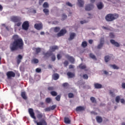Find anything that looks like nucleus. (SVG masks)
Listing matches in <instances>:
<instances>
[{
    "instance_id": "1",
    "label": "nucleus",
    "mask_w": 125,
    "mask_h": 125,
    "mask_svg": "<svg viewBox=\"0 0 125 125\" xmlns=\"http://www.w3.org/2000/svg\"><path fill=\"white\" fill-rule=\"evenodd\" d=\"M13 41L10 44V49L11 51H16L20 49H24V41L18 35H14L12 37Z\"/></svg>"
},
{
    "instance_id": "2",
    "label": "nucleus",
    "mask_w": 125,
    "mask_h": 125,
    "mask_svg": "<svg viewBox=\"0 0 125 125\" xmlns=\"http://www.w3.org/2000/svg\"><path fill=\"white\" fill-rule=\"evenodd\" d=\"M37 118L38 120H41V122H37V125H47V123L45 121V114L41 112L39 110L36 111Z\"/></svg>"
},
{
    "instance_id": "3",
    "label": "nucleus",
    "mask_w": 125,
    "mask_h": 125,
    "mask_svg": "<svg viewBox=\"0 0 125 125\" xmlns=\"http://www.w3.org/2000/svg\"><path fill=\"white\" fill-rule=\"evenodd\" d=\"M118 18H119V14H108L105 17V19L107 22H112Z\"/></svg>"
},
{
    "instance_id": "4",
    "label": "nucleus",
    "mask_w": 125,
    "mask_h": 125,
    "mask_svg": "<svg viewBox=\"0 0 125 125\" xmlns=\"http://www.w3.org/2000/svg\"><path fill=\"white\" fill-rule=\"evenodd\" d=\"M10 19L14 23H17L15 24V26L17 27H20L22 22H21V18L18 16H13L11 17Z\"/></svg>"
},
{
    "instance_id": "5",
    "label": "nucleus",
    "mask_w": 125,
    "mask_h": 125,
    "mask_svg": "<svg viewBox=\"0 0 125 125\" xmlns=\"http://www.w3.org/2000/svg\"><path fill=\"white\" fill-rule=\"evenodd\" d=\"M29 27H30V24L29 23V21H25L23 22L22 25V28L23 30H25V31L28 30V29H29Z\"/></svg>"
},
{
    "instance_id": "6",
    "label": "nucleus",
    "mask_w": 125,
    "mask_h": 125,
    "mask_svg": "<svg viewBox=\"0 0 125 125\" xmlns=\"http://www.w3.org/2000/svg\"><path fill=\"white\" fill-rule=\"evenodd\" d=\"M28 112L31 118L34 119V120H36L37 119L35 116V112H34V109H33V108H29Z\"/></svg>"
},
{
    "instance_id": "7",
    "label": "nucleus",
    "mask_w": 125,
    "mask_h": 125,
    "mask_svg": "<svg viewBox=\"0 0 125 125\" xmlns=\"http://www.w3.org/2000/svg\"><path fill=\"white\" fill-rule=\"evenodd\" d=\"M6 76L8 79H11V78L15 77V73L13 72V71H8L6 73Z\"/></svg>"
},
{
    "instance_id": "8",
    "label": "nucleus",
    "mask_w": 125,
    "mask_h": 125,
    "mask_svg": "<svg viewBox=\"0 0 125 125\" xmlns=\"http://www.w3.org/2000/svg\"><path fill=\"white\" fill-rule=\"evenodd\" d=\"M104 42H105V41H104V38H101L100 43L97 46V48L98 49H100L101 48H102V47H103V45L104 44Z\"/></svg>"
},
{
    "instance_id": "9",
    "label": "nucleus",
    "mask_w": 125,
    "mask_h": 125,
    "mask_svg": "<svg viewBox=\"0 0 125 125\" xmlns=\"http://www.w3.org/2000/svg\"><path fill=\"white\" fill-rule=\"evenodd\" d=\"M34 27L35 29H36V30L40 31V30L42 29V22L39 23H36L34 25Z\"/></svg>"
},
{
    "instance_id": "10",
    "label": "nucleus",
    "mask_w": 125,
    "mask_h": 125,
    "mask_svg": "<svg viewBox=\"0 0 125 125\" xmlns=\"http://www.w3.org/2000/svg\"><path fill=\"white\" fill-rule=\"evenodd\" d=\"M66 33H67V30H66V29H62L60 32L57 34L58 38H59V37H62V36H64Z\"/></svg>"
},
{
    "instance_id": "11",
    "label": "nucleus",
    "mask_w": 125,
    "mask_h": 125,
    "mask_svg": "<svg viewBox=\"0 0 125 125\" xmlns=\"http://www.w3.org/2000/svg\"><path fill=\"white\" fill-rule=\"evenodd\" d=\"M65 58L68 59L72 64L75 63V59L73 57L70 56L69 55H66Z\"/></svg>"
},
{
    "instance_id": "12",
    "label": "nucleus",
    "mask_w": 125,
    "mask_h": 125,
    "mask_svg": "<svg viewBox=\"0 0 125 125\" xmlns=\"http://www.w3.org/2000/svg\"><path fill=\"white\" fill-rule=\"evenodd\" d=\"M93 7H94L93 4H89L85 6V10L89 11L91 10L93 8Z\"/></svg>"
},
{
    "instance_id": "13",
    "label": "nucleus",
    "mask_w": 125,
    "mask_h": 125,
    "mask_svg": "<svg viewBox=\"0 0 125 125\" xmlns=\"http://www.w3.org/2000/svg\"><path fill=\"white\" fill-rule=\"evenodd\" d=\"M110 42L113 45H115L116 47H120V44L118 42L115 41L114 40H110Z\"/></svg>"
},
{
    "instance_id": "14",
    "label": "nucleus",
    "mask_w": 125,
    "mask_h": 125,
    "mask_svg": "<svg viewBox=\"0 0 125 125\" xmlns=\"http://www.w3.org/2000/svg\"><path fill=\"white\" fill-rule=\"evenodd\" d=\"M81 111H84V107L80 106L76 107V112H81Z\"/></svg>"
},
{
    "instance_id": "15",
    "label": "nucleus",
    "mask_w": 125,
    "mask_h": 125,
    "mask_svg": "<svg viewBox=\"0 0 125 125\" xmlns=\"http://www.w3.org/2000/svg\"><path fill=\"white\" fill-rule=\"evenodd\" d=\"M96 120L99 124H101L102 122H103V119H102V117L99 116H97L96 117Z\"/></svg>"
},
{
    "instance_id": "16",
    "label": "nucleus",
    "mask_w": 125,
    "mask_h": 125,
    "mask_svg": "<svg viewBox=\"0 0 125 125\" xmlns=\"http://www.w3.org/2000/svg\"><path fill=\"white\" fill-rule=\"evenodd\" d=\"M23 59V56L21 55H19L18 56V59L17 60L18 65H19L21 63V60Z\"/></svg>"
},
{
    "instance_id": "17",
    "label": "nucleus",
    "mask_w": 125,
    "mask_h": 125,
    "mask_svg": "<svg viewBox=\"0 0 125 125\" xmlns=\"http://www.w3.org/2000/svg\"><path fill=\"white\" fill-rule=\"evenodd\" d=\"M59 47H58V46H52L50 47V50H51V51L52 52L55 51V50H56V49H59Z\"/></svg>"
},
{
    "instance_id": "18",
    "label": "nucleus",
    "mask_w": 125,
    "mask_h": 125,
    "mask_svg": "<svg viewBox=\"0 0 125 125\" xmlns=\"http://www.w3.org/2000/svg\"><path fill=\"white\" fill-rule=\"evenodd\" d=\"M94 87L97 89H99L100 88H102V85L101 84H99L98 83H95L94 84Z\"/></svg>"
},
{
    "instance_id": "19",
    "label": "nucleus",
    "mask_w": 125,
    "mask_h": 125,
    "mask_svg": "<svg viewBox=\"0 0 125 125\" xmlns=\"http://www.w3.org/2000/svg\"><path fill=\"white\" fill-rule=\"evenodd\" d=\"M76 37V33H72L70 34V37L68 38L69 41H72V40H74L75 37Z\"/></svg>"
},
{
    "instance_id": "20",
    "label": "nucleus",
    "mask_w": 125,
    "mask_h": 125,
    "mask_svg": "<svg viewBox=\"0 0 125 125\" xmlns=\"http://www.w3.org/2000/svg\"><path fill=\"white\" fill-rule=\"evenodd\" d=\"M52 77L54 81H57V80L59 79V74H58V73H55L53 75Z\"/></svg>"
},
{
    "instance_id": "21",
    "label": "nucleus",
    "mask_w": 125,
    "mask_h": 125,
    "mask_svg": "<svg viewBox=\"0 0 125 125\" xmlns=\"http://www.w3.org/2000/svg\"><path fill=\"white\" fill-rule=\"evenodd\" d=\"M78 1L80 7H83V4H84V1L83 0H78Z\"/></svg>"
},
{
    "instance_id": "22",
    "label": "nucleus",
    "mask_w": 125,
    "mask_h": 125,
    "mask_svg": "<svg viewBox=\"0 0 125 125\" xmlns=\"http://www.w3.org/2000/svg\"><path fill=\"white\" fill-rule=\"evenodd\" d=\"M53 53L52 52H47L44 54L45 57H49V56H52Z\"/></svg>"
},
{
    "instance_id": "23",
    "label": "nucleus",
    "mask_w": 125,
    "mask_h": 125,
    "mask_svg": "<svg viewBox=\"0 0 125 125\" xmlns=\"http://www.w3.org/2000/svg\"><path fill=\"white\" fill-rule=\"evenodd\" d=\"M21 96L22 97V98H23V99H24V100H27V96H26V92H22L21 93Z\"/></svg>"
},
{
    "instance_id": "24",
    "label": "nucleus",
    "mask_w": 125,
    "mask_h": 125,
    "mask_svg": "<svg viewBox=\"0 0 125 125\" xmlns=\"http://www.w3.org/2000/svg\"><path fill=\"white\" fill-rule=\"evenodd\" d=\"M97 6L98 9H102L104 6L103 5V4L102 3V2H101L97 4Z\"/></svg>"
},
{
    "instance_id": "25",
    "label": "nucleus",
    "mask_w": 125,
    "mask_h": 125,
    "mask_svg": "<svg viewBox=\"0 0 125 125\" xmlns=\"http://www.w3.org/2000/svg\"><path fill=\"white\" fill-rule=\"evenodd\" d=\"M67 76L69 77V78H74L75 77V74L68 72L67 73Z\"/></svg>"
},
{
    "instance_id": "26",
    "label": "nucleus",
    "mask_w": 125,
    "mask_h": 125,
    "mask_svg": "<svg viewBox=\"0 0 125 125\" xmlns=\"http://www.w3.org/2000/svg\"><path fill=\"white\" fill-rule=\"evenodd\" d=\"M43 11L44 13H45V15H49V10H48V9H46V8L43 9Z\"/></svg>"
},
{
    "instance_id": "27",
    "label": "nucleus",
    "mask_w": 125,
    "mask_h": 125,
    "mask_svg": "<svg viewBox=\"0 0 125 125\" xmlns=\"http://www.w3.org/2000/svg\"><path fill=\"white\" fill-rule=\"evenodd\" d=\"M64 123L65 124H70L71 123V121L68 117H65L64 118Z\"/></svg>"
},
{
    "instance_id": "28",
    "label": "nucleus",
    "mask_w": 125,
    "mask_h": 125,
    "mask_svg": "<svg viewBox=\"0 0 125 125\" xmlns=\"http://www.w3.org/2000/svg\"><path fill=\"white\" fill-rule=\"evenodd\" d=\"M104 61L105 62H106V63L107 62H109V61H110V56H106L104 57Z\"/></svg>"
},
{
    "instance_id": "29",
    "label": "nucleus",
    "mask_w": 125,
    "mask_h": 125,
    "mask_svg": "<svg viewBox=\"0 0 125 125\" xmlns=\"http://www.w3.org/2000/svg\"><path fill=\"white\" fill-rule=\"evenodd\" d=\"M82 47H86V46H87V42H86V41L82 42Z\"/></svg>"
},
{
    "instance_id": "30",
    "label": "nucleus",
    "mask_w": 125,
    "mask_h": 125,
    "mask_svg": "<svg viewBox=\"0 0 125 125\" xmlns=\"http://www.w3.org/2000/svg\"><path fill=\"white\" fill-rule=\"evenodd\" d=\"M32 63H34V64H38L39 63V60L37 59H33L31 61Z\"/></svg>"
},
{
    "instance_id": "31",
    "label": "nucleus",
    "mask_w": 125,
    "mask_h": 125,
    "mask_svg": "<svg viewBox=\"0 0 125 125\" xmlns=\"http://www.w3.org/2000/svg\"><path fill=\"white\" fill-rule=\"evenodd\" d=\"M90 100L92 103H96V99L93 97H91L90 99Z\"/></svg>"
},
{
    "instance_id": "32",
    "label": "nucleus",
    "mask_w": 125,
    "mask_h": 125,
    "mask_svg": "<svg viewBox=\"0 0 125 125\" xmlns=\"http://www.w3.org/2000/svg\"><path fill=\"white\" fill-rule=\"evenodd\" d=\"M34 49L35 50L36 54H39V53H40L42 50L40 48H35Z\"/></svg>"
},
{
    "instance_id": "33",
    "label": "nucleus",
    "mask_w": 125,
    "mask_h": 125,
    "mask_svg": "<svg viewBox=\"0 0 125 125\" xmlns=\"http://www.w3.org/2000/svg\"><path fill=\"white\" fill-rule=\"evenodd\" d=\"M54 31L55 33H58L60 31V28L59 27H56L54 28Z\"/></svg>"
},
{
    "instance_id": "34",
    "label": "nucleus",
    "mask_w": 125,
    "mask_h": 125,
    "mask_svg": "<svg viewBox=\"0 0 125 125\" xmlns=\"http://www.w3.org/2000/svg\"><path fill=\"white\" fill-rule=\"evenodd\" d=\"M110 67H112L113 69L118 70L119 69V67H118L116 64H110Z\"/></svg>"
},
{
    "instance_id": "35",
    "label": "nucleus",
    "mask_w": 125,
    "mask_h": 125,
    "mask_svg": "<svg viewBox=\"0 0 125 125\" xmlns=\"http://www.w3.org/2000/svg\"><path fill=\"white\" fill-rule=\"evenodd\" d=\"M43 7H44V8H48V7H49V5H48V3L45 2L43 4Z\"/></svg>"
},
{
    "instance_id": "36",
    "label": "nucleus",
    "mask_w": 125,
    "mask_h": 125,
    "mask_svg": "<svg viewBox=\"0 0 125 125\" xmlns=\"http://www.w3.org/2000/svg\"><path fill=\"white\" fill-rule=\"evenodd\" d=\"M79 68L80 69H82V70H83V69H85V68H86V66H85V65L81 64L79 65Z\"/></svg>"
},
{
    "instance_id": "37",
    "label": "nucleus",
    "mask_w": 125,
    "mask_h": 125,
    "mask_svg": "<svg viewBox=\"0 0 125 125\" xmlns=\"http://www.w3.org/2000/svg\"><path fill=\"white\" fill-rule=\"evenodd\" d=\"M120 100L121 101V97L119 96H117L115 98L116 103H119Z\"/></svg>"
},
{
    "instance_id": "38",
    "label": "nucleus",
    "mask_w": 125,
    "mask_h": 125,
    "mask_svg": "<svg viewBox=\"0 0 125 125\" xmlns=\"http://www.w3.org/2000/svg\"><path fill=\"white\" fill-rule=\"evenodd\" d=\"M89 57L92 58V59H94V60H96V57H95V55H93L92 53H90L89 54Z\"/></svg>"
},
{
    "instance_id": "39",
    "label": "nucleus",
    "mask_w": 125,
    "mask_h": 125,
    "mask_svg": "<svg viewBox=\"0 0 125 125\" xmlns=\"http://www.w3.org/2000/svg\"><path fill=\"white\" fill-rule=\"evenodd\" d=\"M51 95L52 96H57V92L54 91H52L50 92Z\"/></svg>"
},
{
    "instance_id": "40",
    "label": "nucleus",
    "mask_w": 125,
    "mask_h": 125,
    "mask_svg": "<svg viewBox=\"0 0 125 125\" xmlns=\"http://www.w3.org/2000/svg\"><path fill=\"white\" fill-rule=\"evenodd\" d=\"M45 102H46V103L49 104V103H50V102H51V99L50 98H47L45 99Z\"/></svg>"
},
{
    "instance_id": "41",
    "label": "nucleus",
    "mask_w": 125,
    "mask_h": 125,
    "mask_svg": "<svg viewBox=\"0 0 125 125\" xmlns=\"http://www.w3.org/2000/svg\"><path fill=\"white\" fill-rule=\"evenodd\" d=\"M55 99L57 101H60V99H61V95H58L55 98Z\"/></svg>"
},
{
    "instance_id": "42",
    "label": "nucleus",
    "mask_w": 125,
    "mask_h": 125,
    "mask_svg": "<svg viewBox=\"0 0 125 125\" xmlns=\"http://www.w3.org/2000/svg\"><path fill=\"white\" fill-rule=\"evenodd\" d=\"M63 64L64 65V67H67V66L69 65V62H68V61H65L63 62Z\"/></svg>"
},
{
    "instance_id": "43",
    "label": "nucleus",
    "mask_w": 125,
    "mask_h": 125,
    "mask_svg": "<svg viewBox=\"0 0 125 125\" xmlns=\"http://www.w3.org/2000/svg\"><path fill=\"white\" fill-rule=\"evenodd\" d=\"M69 98H73L74 97V94L70 93L68 94Z\"/></svg>"
},
{
    "instance_id": "44",
    "label": "nucleus",
    "mask_w": 125,
    "mask_h": 125,
    "mask_svg": "<svg viewBox=\"0 0 125 125\" xmlns=\"http://www.w3.org/2000/svg\"><path fill=\"white\" fill-rule=\"evenodd\" d=\"M51 60L53 61H55V60H56V57H55V55L54 54L52 56Z\"/></svg>"
},
{
    "instance_id": "45",
    "label": "nucleus",
    "mask_w": 125,
    "mask_h": 125,
    "mask_svg": "<svg viewBox=\"0 0 125 125\" xmlns=\"http://www.w3.org/2000/svg\"><path fill=\"white\" fill-rule=\"evenodd\" d=\"M62 20H65V19H67V15L65 14H62Z\"/></svg>"
},
{
    "instance_id": "46",
    "label": "nucleus",
    "mask_w": 125,
    "mask_h": 125,
    "mask_svg": "<svg viewBox=\"0 0 125 125\" xmlns=\"http://www.w3.org/2000/svg\"><path fill=\"white\" fill-rule=\"evenodd\" d=\"M45 112H49L50 111H51V109L50 107H47L44 109Z\"/></svg>"
},
{
    "instance_id": "47",
    "label": "nucleus",
    "mask_w": 125,
    "mask_h": 125,
    "mask_svg": "<svg viewBox=\"0 0 125 125\" xmlns=\"http://www.w3.org/2000/svg\"><path fill=\"white\" fill-rule=\"evenodd\" d=\"M109 93L112 97H115V93H114V92H113L111 90L109 91Z\"/></svg>"
},
{
    "instance_id": "48",
    "label": "nucleus",
    "mask_w": 125,
    "mask_h": 125,
    "mask_svg": "<svg viewBox=\"0 0 125 125\" xmlns=\"http://www.w3.org/2000/svg\"><path fill=\"white\" fill-rule=\"evenodd\" d=\"M83 78L84 80H87L88 79V76H87L86 74L83 75Z\"/></svg>"
},
{
    "instance_id": "49",
    "label": "nucleus",
    "mask_w": 125,
    "mask_h": 125,
    "mask_svg": "<svg viewBox=\"0 0 125 125\" xmlns=\"http://www.w3.org/2000/svg\"><path fill=\"white\" fill-rule=\"evenodd\" d=\"M88 21H86L85 20L84 21H80L81 24H85V23H87Z\"/></svg>"
},
{
    "instance_id": "50",
    "label": "nucleus",
    "mask_w": 125,
    "mask_h": 125,
    "mask_svg": "<svg viewBox=\"0 0 125 125\" xmlns=\"http://www.w3.org/2000/svg\"><path fill=\"white\" fill-rule=\"evenodd\" d=\"M36 71L37 73H41V72H42V69L41 68H36Z\"/></svg>"
},
{
    "instance_id": "51",
    "label": "nucleus",
    "mask_w": 125,
    "mask_h": 125,
    "mask_svg": "<svg viewBox=\"0 0 125 125\" xmlns=\"http://www.w3.org/2000/svg\"><path fill=\"white\" fill-rule=\"evenodd\" d=\"M66 5H68V6H70V7H72V6H73V5L71 3H70L69 2H66Z\"/></svg>"
},
{
    "instance_id": "52",
    "label": "nucleus",
    "mask_w": 125,
    "mask_h": 125,
    "mask_svg": "<svg viewBox=\"0 0 125 125\" xmlns=\"http://www.w3.org/2000/svg\"><path fill=\"white\" fill-rule=\"evenodd\" d=\"M50 108H51V110H54V109L56 108V105H53L50 107Z\"/></svg>"
},
{
    "instance_id": "53",
    "label": "nucleus",
    "mask_w": 125,
    "mask_h": 125,
    "mask_svg": "<svg viewBox=\"0 0 125 125\" xmlns=\"http://www.w3.org/2000/svg\"><path fill=\"white\" fill-rule=\"evenodd\" d=\"M48 90H50V91L54 90V87H48Z\"/></svg>"
},
{
    "instance_id": "54",
    "label": "nucleus",
    "mask_w": 125,
    "mask_h": 125,
    "mask_svg": "<svg viewBox=\"0 0 125 125\" xmlns=\"http://www.w3.org/2000/svg\"><path fill=\"white\" fill-rule=\"evenodd\" d=\"M109 37L111 39H114V38H115V36L114 35V34L113 33H110Z\"/></svg>"
},
{
    "instance_id": "55",
    "label": "nucleus",
    "mask_w": 125,
    "mask_h": 125,
    "mask_svg": "<svg viewBox=\"0 0 125 125\" xmlns=\"http://www.w3.org/2000/svg\"><path fill=\"white\" fill-rule=\"evenodd\" d=\"M62 86L63 87H66V86H68V83H64L62 84Z\"/></svg>"
},
{
    "instance_id": "56",
    "label": "nucleus",
    "mask_w": 125,
    "mask_h": 125,
    "mask_svg": "<svg viewBox=\"0 0 125 125\" xmlns=\"http://www.w3.org/2000/svg\"><path fill=\"white\" fill-rule=\"evenodd\" d=\"M120 102H121V103H122V104H125V99H121L120 100Z\"/></svg>"
},
{
    "instance_id": "57",
    "label": "nucleus",
    "mask_w": 125,
    "mask_h": 125,
    "mask_svg": "<svg viewBox=\"0 0 125 125\" xmlns=\"http://www.w3.org/2000/svg\"><path fill=\"white\" fill-rule=\"evenodd\" d=\"M61 57L62 56L60 54H59L57 55V58L58 60H60V59H61Z\"/></svg>"
},
{
    "instance_id": "58",
    "label": "nucleus",
    "mask_w": 125,
    "mask_h": 125,
    "mask_svg": "<svg viewBox=\"0 0 125 125\" xmlns=\"http://www.w3.org/2000/svg\"><path fill=\"white\" fill-rule=\"evenodd\" d=\"M43 1H44V0H39L40 5H42V3Z\"/></svg>"
},
{
    "instance_id": "59",
    "label": "nucleus",
    "mask_w": 125,
    "mask_h": 125,
    "mask_svg": "<svg viewBox=\"0 0 125 125\" xmlns=\"http://www.w3.org/2000/svg\"><path fill=\"white\" fill-rule=\"evenodd\" d=\"M122 88L125 89V83H123L122 84Z\"/></svg>"
},
{
    "instance_id": "60",
    "label": "nucleus",
    "mask_w": 125,
    "mask_h": 125,
    "mask_svg": "<svg viewBox=\"0 0 125 125\" xmlns=\"http://www.w3.org/2000/svg\"><path fill=\"white\" fill-rule=\"evenodd\" d=\"M69 69H74V65L72 64L69 65Z\"/></svg>"
},
{
    "instance_id": "61",
    "label": "nucleus",
    "mask_w": 125,
    "mask_h": 125,
    "mask_svg": "<svg viewBox=\"0 0 125 125\" xmlns=\"http://www.w3.org/2000/svg\"><path fill=\"white\" fill-rule=\"evenodd\" d=\"M89 43H90V44H92V42H93V40H89L88 41Z\"/></svg>"
},
{
    "instance_id": "62",
    "label": "nucleus",
    "mask_w": 125,
    "mask_h": 125,
    "mask_svg": "<svg viewBox=\"0 0 125 125\" xmlns=\"http://www.w3.org/2000/svg\"><path fill=\"white\" fill-rule=\"evenodd\" d=\"M104 75H108L109 74V72L106 71V70L104 71Z\"/></svg>"
},
{
    "instance_id": "63",
    "label": "nucleus",
    "mask_w": 125,
    "mask_h": 125,
    "mask_svg": "<svg viewBox=\"0 0 125 125\" xmlns=\"http://www.w3.org/2000/svg\"><path fill=\"white\" fill-rule=\"evenodd\" d=\"M3 8L2 6L0 4V11H2Z\"/></svg>"
},
{
    "instance_id": "64",
    "label": "nucleus",
    "mask_w": 125,
    "mask_h": 125,
    "mask_svg": "<svg viewBox=\"0 0 125 125\" xmlns=\"http://www.w3.org/2000/svg\"><path fill=\"white\" fill-rule=\"evenodd\" d=\"M91 114H93L94 115H97V113H96L94 111H91Z\"/></svg>"
}]
</instances>
